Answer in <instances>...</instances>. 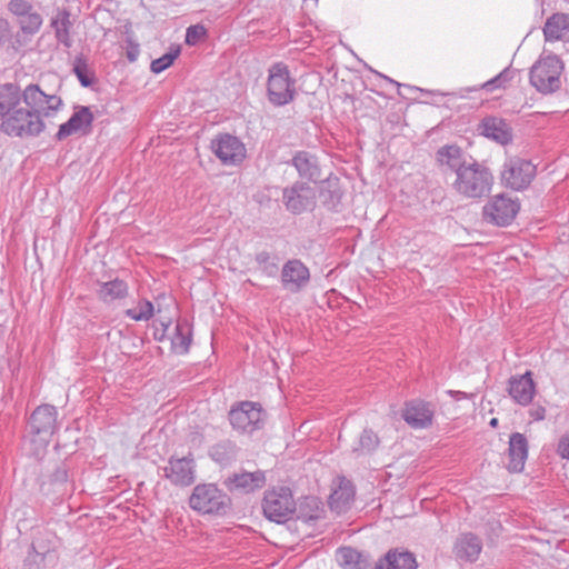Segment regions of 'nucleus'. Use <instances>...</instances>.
Wrapping results in <instances>:
<instances>
[{"label": "nucleus", "instance_id": "nucleus-46", "mask_svg": "<svg viewBox=\"0 0 569 569\" xmlns=\"http://www.w3.org/2000/svg\"><path fill=\"white\" fill-rule=\"evenodd\" d=\"M68 479V471L64 467H59L52 475V480L56 482H64Z\"/></svg>", "mask_w": 569, "mask_h": 569}, {"label": "nucleus", "instance_id": "nucleus-24", "mask_svg": "<svg viewBox=\"0 0 569 569\" xmlns=\"http://www.w3.org/2000/svg\"><path fill=\"white\" fill-rule=\"evenodd\" d=\"M436 157L440 166H446L453 171L456 176L462 170V167H466L470 162L466 159L462 150L456 144L441 147L437 151Z\"/></svg>", "mask_w": 569, "mask_h": 569}, {"label": "nucleus", "instance_id": "nucleus-25", "mask_svg": "<svg viewBox=\"0 0 569 569\" xmlns=\"http://www.w3.org/2000/svg\"><path fill=\"white\" fill-rule=\"evenodd\" d=\"M53 29L57 41L64 48L69 49L72 46L71 29L73 22L71 21V14L68 10H58L52 17L50 22Z\"/></svg>", "mask_w": 569, "mask_h": 569}, {"label": "nucleus", "instance_id": "nucleus-23", "mask_svg": "<svg viewBox=\"0 0 569 569\" xmlns=\"http://www.w3.org/2000/svg\"><path fill=\"white\" fill-rule=\"evenodd\" d=\"M291 164L302 179L317 182L321 178L318 159L308 151H298L291 159Z\"/></svg>", "mask_w": 569, "mask_h": 569}, {"label": "nucleus", "instance_id": "nucleus-17", "mask_svg": "<svg viewBox=\"0 0 569 569\" xmlns=\"http://www.w3.org/2000/svg\"><path fill=\"white\" fill-rule=\"evenodd\" d=\"M310 279L309 269L298 259L287 261L281 271L283 288L298 292L307 286Z\"/></svg>", "mask_w": 569, "mask_h": 569}, {"label": "nucleus", "instance_id": "nucleus-8", "mask_svg": "<svg viewBox=\"0 0 569 569\" xmlns=\"http://www.w3.org/2000/svg\"><path fill=\"white\" fill-rule=\"evenodd\" d=\"M317 192L305 181H296L282 190V202L293 214L312 210L316 206Z\"/></svg>", "mask_w": 569, "mask_h": 569}, {"label": "nucleus", "instance_id": "nucleus-45", "mask_svg": "<svg viewBox=\"0 0 569 569\" xmlns=\"http://www.w3.org/2000/svg\"><path fill=\"white\" fill-rule=\"evenodd\" d=\"M529 416L535 421L543 420L546 417V408L540 405H533L529 410Z\"/></svg>", "mask_w": 569, "mask_h": 569}, {"label": "nucleus", "instance_id": "nucleus-41", "mask_svg": "<svg viewBox=\"0 0 569 569\" xmlns=\"http://www.w3.org/2000/svg\"><path fill=\"white\" fill-rule=\"evenodd\" d=\"M206 33H207V31L203 26H200V24L190 26L186 32V42L190 46H194L202 38L206 37Z\"/></svg>", "mask_w": 569, "mask_h": 569}, {"label": "nucleus", "instance_id": "nucleus-38", "mask_svg": "<svg viewBox=\"0 0 569 569\" xmlns=\"http://www.w3.org/2000/svg\"><path fill=\"white\" fill-rule=\"evenodd\" d=\"M516 74V70L511 68H505L499 74L481 84V89L487 91H493L499 88H505Z\"/></svg>", "mask_w": 569, "mask_h": 569}, {"label": "nucleus", "instance_id": "nucleus-16", "mask_svg": "<svg viewBox=\"0 0 569 569\" xmlns=\"http://www.w3.org/2000/svg\"><path fill=\"white\" fill-rule=\"evenodd\" d=\"M164 477L174 486L187 487L194 481V461L192 457H171L164 467Z\"/></svg>", "mask_w": 569, "mask_h": 569}, {"label": "nucleus", "instance_id": "nucleus-47", "mask_svg": "<svg viewBox=\"0 0 569 569\" xmlns=\"http://www.w3.org/2000/svg\"><path fill=\"white\" fill-rule=\"evenodd\" d=\"M161 325L163 327V331H166L168 329V327H169V323H163L162 322ZM163 337H164V332H162L161 335H158L157 332L154 333V339L156 340L161 341L163 339Z\"/></svg>", "mask_w": 569, "mask_h": 569}, {"label": "nucleus", "instance_id": "nucleus-30", "mask_svg": "<svg viewBox=\"0 0 569 569\" xmlns=\"http://www.w3.org/2000/svg\"><path fill=\"white\" fill-rule=\"evenodd\" d=\"M481 549L480 539L471 533L461 536L455 545L456 556L467 561H476Z\"/></svg>", "mask_w": 569, "mask_h": 569}, {"label": "nucleus", "instance_id": "nucleus-10", "mask_svg": "<svg viewBox=\"0 0 569 569\" xmlns=\"http://www.w3.org/2000/svg\"><path fill=\"white\" fill-rule=\"evenodd\" d=\"M536 176V167L528 160L511 158L505 166L501 179L507 187L513 190L527 188Z\"/></svg>", "mask_w": 569, "mask_h": 569}, {"label": "nucleus", "instance_id": "nucleus-39", "mask_svg": "<svg viewBox=\"0 0 569 569\" xmlns=\"http://www.w3.org/2000/svg\"><path fill=\"white\" fill-rule=\"evenodd\" d=\"M180 49L176 48L167 53H164L162 57L154 59L151 64L150 69L153 73H160L168 69L173 61L179 57Z\"/></svg>", "mask_w": 569, "mask_h": 569}, {"label": "nucleus", "instance_id": "nucleus-44", "mask_svg": "<svg viewBox=\"0 0 569 569\" xmlns=\"http://www.w3.org/2000/svg\"><path fill=\"white\" fill-rule=\"evenodd\" d=\"M558 455L563 459H569V432L565 433L557 447Z\"/></svg>", "mask_w": 569, "mask_h": 569}, {"label": "nucleus", "instance_id": "nucleus-15", "mask_svg": "<svg viewBox=\"0 0 569 569\" xmlns=\"http://www.w3.org/2000/svg\"><path fill=\"white\" fill-rule=\"evenodd\" d=\"M518 211L519 203L503 194L496 196L483 207L485 218L497 226H508Z\"/></svg>", "mask_w": 569, "mask_h": 569}, {"label": "nucleus", "instance_id": "nucleus-48", "mask_svg": "<svg viewBox=\"0 0 569 569\" xmlns=\"http://www.w3.org/2000/svg\"><path fill=\"white\" fill-rule=\"evenodd\" d=\"M452 396H455L457 399L466 397V393L462 391H450Z\"/></svg>", "mask_w": 569, "mask_h": 569}, {"label": "nucleus", "instance_id": "nucleus-32", "mask_svg": "<svg viewBox=\"0 0 569 569\" xmlns=\"http://www.w3.org/2000/svg\"><path fill=\"white\" fill-rule=\"evenodd\" d=\"M337 561L342 569H369L370 567L367 557L350 547L337 550Z\"/></svg>", "mask_w": 569, "mask_h": 569}, {"label": "nucleus", "instance_id": "nucleus-52", "mask_svg": "<svg viewBox=\"0 0 569 569\" xmlns=\"http://www.w3.org/2000/svg\"><path fill=\"white\" fill-rule=\"evenodd\" d=\"M567 3H569V0H565Z\"/></svg>", "mask_w": 569, "mask_h": 569}, {"label": "nucleus", "instance_id": "nucleus-29", "mask_svg": "<svg viewBox=\"0 0 569 569\" xmlns=\"http://www.w3.org/2000/svg\"><path fill=\"white\" fill-rule=\"evenodd\" d=\"M375 569H417V562L412 553L408 551H389L380 559Z\"/></svg>", "mask_w": 569, "mask_h": 569}, {"label": "nucleus", "instance_id": "nucleus-11", "mask_svg": "<svg viewBox=\"0 0 569 569\" xmlns=\"http://www.w3.org/2000/svg\"><path fill=\"white\" fill-rule=\"evenodd\" d=\"M211 150L224 166H238L246 158L244 144L229 133L219 134L212 139Z\"/></svg>", "mask_w": 569, "mask_h": 569}, {"label": "nucleus", "instance_id": "nucleus-3", "mask_svg": "<svg viewBox=\"0 0 569 569\" xmlns=\"http://www.w3.org/2000/svg\"><path fill=\"white\" fill-rule=\"evenodd\" d=\"M562 70V61L557 56H543L530 69V83L543 94L552 93L561 87Z\"/></svg>", "mask_w": 569, "mask_h": 569}, {"label": "nucleus", "instance_id": "nucleus-14", "mask_svg": "<svg viewBox=\"0 0 569 569\" xmlns=\"http://www.w3.org/2000/svg\"><path fill=\"white\" fill-rule=\"evenodd\" d=\"M94 116L89 107L76 106L70 119L59 127L56 139L59 141L72 134L87 136L92 131Z\"/></svg>", "mask_w": 569, "mask_h": 569}, {"label": "nucleus", "instance_id": "nucleus-28", "mask_svg": "<svg viewBox=\"0 0 569 569\" xmlns=\"http://www.w3.org/2000/svg\"><path fill=\"white\" fill-rule=\"evenodd\" d=\"M355 498V489L350 481L342 479L338 488L329 497L331 510L340 513L346 511Z\"/></svg>", "mask_w": 569, "mask_h": 569}, {"label": "nucleus", "instance_id": "nucleus-40", "mask_svg": "<svg viewBox=\"0 0 569 569\" xmlns=\"http://www.w3.org/2000/svg\"><path fill=\"white\" fill-rule=\"evenodd\" d=\"M256 261L267 274L272 276L277 272V264L271 261L269 252L261 251L257 253Z\"/></svg>", "mask_w": 569, "mask_h": 569}, {"label": "nucleus", "instance_id": "nucleus-34", "mask_svg": "<svg viewBox=\"0 0 569 569\" xmlns=\"http://www.w3.org/2000/svg\"><path fill=\"white\" fill-rule=\"evenodd\" d=\"M380 439L371 429H365L358 441L352 446V453L356 456H365L372 453L379 446Z\"/></svg>", "mask_w": 569, "mask_h": 569}, {"label": "nucleus", "instance_id": "nucleus-37", "mask_svg": "<svg viewBox=\"0 0 569 569\" xmlns=\"http://www.w3.org/2000/svg\"><path fill=\"white\" fill-rule=\"evenodd\" d=\"M153 305L147 299L139 300L137 307L124 311V315L134 321H148L153 317Z\"/></svg>", "mask_w": 569, "mask_h": 569}, {"label": "nucleus", "instance_id": "nucleus-31", "mask_svg": "<svg viewBox=\"0 0 569 569\" xmlns=\"http://www.w3.org/2000/svg\"><path fill=\"white\" fill-rule=\"evenodd\" d=\"M129 287L126 281L113 279L102 282L97 290L99 299L106 303L113 302L118 299H123L128 296Z\"/></svg>", "mask_w": 569, "mask_h": 569}, {"label": "nucleus", "instance_id": "nucleus-50", "mask_svg": "<svg viewBox=\"0 0 569 569\" xmlns=\"http://www.w3.org/2000/svg\"><path fill=\"white\" fill-rule=\"evenodd\" d=\"M128 58L130 61H134L136 60V54L133 52H128Z\"/></svg>", "mask_w": 569, "mask_h": 569}, {"label": "nucleus", "instance_id": "nucleus-18", "mask_svg": "<svg viewBox=\"0 0 569 569\" xmlns=\"http://www.w3.org/2000/svg\"><path fill=\"white\" fill-rule=\"evenodd\" d=\"M403 420L415 429H423L432 423L433 410L430 405L421 400L406 402L402 410Z\"/></svg>", "mask_w": 569, "mask_h": 569}, {"label": "nucleus", "instance_id": "nucleus-36", "mask_svg": "<svg viewBox=\"0 0 569 569\" xmlns=\"http://www.w3.org/2000/svg\"><path fill=\"white\" fill-rule=\"evenodd\" d=\"M73 73L77 76L82 87H90L94 81L93 73L90 71L87 58L83 54H79L73 61Z\"/></svg>", "mask_w": 569, "mask_h": 569}, {"label": "nucleus", "instance_id": "nucleus-26", "mask_svg": "<svg viewBox=\"0 0 569 569\" xmlns=\"http://www.w3.org/2000/svg\"><path fill=\"white\" fill-rule=\"evenodd\" d=\"M547 41L562 40L569 36V13L557 12L550 16L543 26Z\"/></svg>", "mask_w": 569, "mask_h": 569}, {"label": "nucleus", "instance_id": "nucleus-42", "mask_svg": "<svg viewBox=\"0 0 569 569\" xmlns=\"http://www.w3.org/2000/svg\"><path fill=\"white\" fill-rule=\"evenodd\" d=\"M12 47V30L9 21L4 18H0V47Z\"/></svg>", "mask_w": 569, "mask_h": 569}, {"label": "nucleus", "instance_id": "nucleus-51", "mask_svg": "<svg viewBox=\"0 0 569 569\" xmlns=\"http://www.w3.org/2000/svg\"><path fill=\"white\" fill-rule=\"evenodd\" d=\"M332 196H335V197L337 198V200H338V201L340 200L341 194H340L339 192L333 191V192H332Z\"/></svg>", "mask_w": 569, "mask_h": 569}, {"label": "nucleus", "instance_id": "nucleus-21", "mask_svg": "<svg viewBox=\"0 0 569 569\" xmlns=\"http://www.w3.org/2000/svg\"><path fill=\"white\" fill-rule=\"evenodd\" d=\"M479 130L481 134L497 141L500 144H507L512 139V130L509 123L502 118H485L479 126Z\"/></svg>", "mask_w": 569, "mask_h": 569}, {"label": "nucleus", "instance_id": "nucleus-20", "mask_svg": "<svg viewBox=\"0 0 569 569\" xmlns=\"http://www.w3.org/2000/svg\"><path fill=\"white\" fill-rule=\"evenodd\" d=\"M508 391L510 397L517 403L528 406L536 393V385L532 379V373L527 371L520 376H512L509 379Z\"/></svg>", "mask_w": 569, "mask_h": 569}, {"label": "nucleus", "instance_id": "nucleus-35", "mask_svg": "<svg viewBox=\"0 0 569 569\" xmlns=\"http://www.w3.org/2000/svg\"><path fill=\"white\" fill-rule=\"evenodd\" d=\"M237 453V448L231 441H223L213 446L210 450L211 458L220 465H229Z\"/></svg>", "mask_w": 569, "mask_h": 569}, {"label": "nucleus", "instance_id": "nucleus-19", "mask_svg": "<svg viewBox=\"0 0 569 569\" xmlns=\"http://www.w3.org/2000/svg\"><path fill=\"white\" fill-rule=\"evenodd\" d=\"M224 483L230 491L249 493L257 489H261L264 486L266 476L261 470H256L253 472L243 471L233 473L224 481Z\"/></svg>", "mask_w": 569, "mask_h": 569}, {"label": "nucleus", "instance_id": "nucleus-13", "mask_svg": "<svg viewBox=\"0 0 569 569\" xmlns=\"http://www.w3.org/2000/svg\"><path fill=\"white\" fill-rule=\"evenodd\" d=\"M8 10L17 17L18 24L23 34H36L43 23L42 16L28 0H10Z\"/></svg>", "mask_w": 569, "mask_h": 569}, {"label": "nucleus", "instance_id": "nucleus-1", "mask_svg": "<svg viewBox=\"0 0 569 569\" xmlns=\"http://www.w3.org/2000/svg\"><path fill=\"white\" fill-rule=\"evenodd\" d=\"M493 174L485 164L470 159L452 182L453 190L468 199L487 197L493 184Z\"/></svg>", "mask_w": 569, "mask_h": 569}, {"label": "nucleus", "instance_id": "nucleus-6", "mask_svg": "<svg viewBox=\"0 0 569 569\" xmlns=\"http://www.w3.org/2000/svg\"><path fill=\"white\" fill-rule=\"evenodd\" d=\"M262 510L264 516L271 521L278 523L287 521L296 511V502L291 490L280 487L266 491Z\"/></svg>", "mask_w": 569, "mask_h": 569}, {"label": "nucleus", "instance_id": "nucleus-12", "mask_svg": "<svg viewBox=\"0 0 569 569\" xmlns=\"http://www.w3.org/2000/svg\"><path fill=\"white\" fill-rule=\"evenodd\" d=\"M22 99L26 106L34 113L49 117L54 113L62 104L60 97L56 94H46L37 84H29L22 91Z\"/></svg>", "mask_w": 569, "mask_h": 569}, {"label": "nucleus", "instance_id": "nucleus-27", "mask_svg": "<svg viewBox=\"0 0 569 569\" xmlns=\"http://www.w3.org/2000/svg\"><path fill=\"white\" fill-rule=\"evenodd\" d=\"M22 92L14 83L0 86V119L7 118L21 102Z\"/></svg>", "mask_w": 569, "mask_h": 569}, {"label": "nucleus", "instance_id": "nucleus-4", "mask_svg": "<svg viewBox=\"0 0 569 569\" xmlns=\"http://www.w3.org/2000/svg\"><path fill=\"white\" fill-rule=\"evenodd\" d=\"M296 80L291 78L287 64L278 62L269 68L267 96L271 104L286 106L295 100Z\"/></svg>", "mask_w": 569, "mask_h": 569}, {"label": "nucleus", "instance_id": "nucleus-7", "mask_svg": "<svg viewBox=\"0 0 569 569\" xmlns=\"http://www.w3.org/2000/svg\"><path fill=\"white\" fill-rule=\"evenodd\" d=\"M229 420L239 432L252 433L264 426L266 412L257 402L242 401L230 410Z\"/></svg>", "mask_w": 569, "mask_h": 569}, {"label": "nucleus", "instance_id": "nucleus-43", "mask_svg": "<svg viewBox=\"0 0 569 569\" xmlns=\"http://www.w3.org/2000/svg\"><path fill=\"white\" fill-rule=\"evenodd\" d=\"M307 505L309 507H315V510L312 511V513H305L303 512V508L301 506L300 510H299L298 518L302 519L306 522L319 519L321 510L319 509L318 501L316 499H313V498L312 499H308L307 500Z\"/></svg>", "mask_w": 569, "mask_h": 569}, {"label": "nucleus", "instance_id": "nucleus-5", "mask_svg": "<svg viewBox=\"0 0 569 569\" xmlns=\"http://www.w3.org/2000/svg\"><path fill=\"white\" fill-rule=\"evenodd\" d=\"M1 130L11 137L38 136L44 129L39 114L30 109L17 108L1 122Z\"/></svg>", "mask_w": 569, "mask_h": 569}, {"label": "nucleus", "instance_id": "nucleus-49", "mask_svg": "<svg viewBox=\"0 0 569 569\" xmlns=\"http://www.w3.org/2000/svg\"><path fill=\"white\" fill-rule=\"evenodd\" d=\"M489 425H490L491 427H497V426H498V419H497V418H492V419L490 420Z\"/></svg>", "mask_w": 569, "mask_h": 569}, {"label": "nucleus", "instance_id": "nucleus-2", "mask_svg": "<svg viewBox=\"0 0 569 569\" xmlns=\"http://www.w3.org/2000/svg\"><path fill=\"white\" fill-rule=\"evenodd\" d=\"M191 509L203 515H224L230 509V497L214 483L197 485L189 497Z\"/></svg>", "mask_w": 569, "mask_h": 569}, {"label": "nucleus", "instance_id": "nucleus-33", "mask_svg": "<svg viewBox=\"0 0 569 569\" xmlns=\"http://www.w3.org/2000/svg\"><path fill=\"white\" fill-rule=\"evenodd\" d=\"M191 343V330L187 323L178 322L174 333L171 338V349L178 355H184L189 351Z\"/></svg>", "mask_w": 569, "mask_h": 569}, {"label": "nucleus", "instance_id": "nucleus-9", "mask_svg": "<svg viewBox=\"0 0 569 569\" xmlns=\"http://www.w3.org/2000/svg\"><path fill=\"white\" fill-rule=\"evenodd\" d=\"M58 411L51 405L37 407L30 416L29 427L32 435L39 438L43 445H48L52 435L58 429Z\"/></svg>", "mask_w": 569, "mask_h": 569}, {"label": "nucleus", "instance_id": "nucleus-22", "mask_svg": "<svg viewBox=\"0 0 569 569\" xmlns=\"http://www.w3.org/2000/svg\"><path fill=\"white\" fill-rule=\"evenodd\" d=\"M508 457L507 468L509 471L520 472L523 470L528 457V442L522 433L515 432L510 436Z\"/></svg>", "mask_w": 569, "mask_h": 569}]
</instances>
